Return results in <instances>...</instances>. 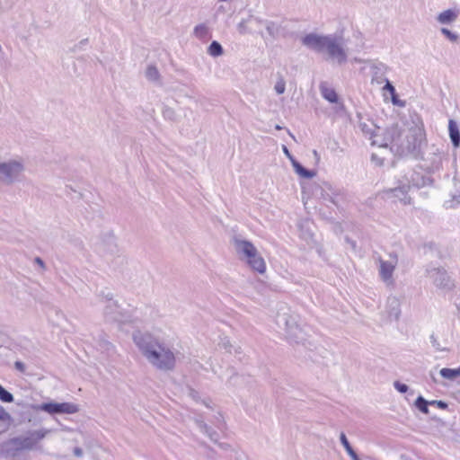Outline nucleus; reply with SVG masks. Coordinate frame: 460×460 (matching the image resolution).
<instances>
[{"instance_id":"f257e3e1","label":"nucleus","mask_w":460,"mask_h":460,"mask_svg":"<svg viewBox=\"0 0 460 460\" xmlns=\"http://www.w3.org/2000/svg\"><path fill=\"white\" fill-rule=\"evenodd\" d=\"M133 340L142 355L156 369L172 371L176 365L174 349L164 341L148 332H137Z\"/></svg>"},{"instance_id":"f03ea898","label":"nucleus","mask_w":460,"mask_h":460,"mask_svg":"<svg viewBox=\"0 0 460 460\" xmlns=\"http://www.w3.org/2000/svg\"><path fill=\"white\" fill-rule=\"evenodd\" d=\"M301 42L307 49L326 55L328 60L339 65L345 64L348 60V48L341 35L311 32L305 35Z\"/></svg>"},{"instance_id":"7ed1b4c3","label":"nucleus","mask_w":460,"mask_h":460,"mask_svg":"<svg viewBox=\"0 0 460 460\" xmlns=\"http://www.w3.org/2000/svg\"><path fill=\"white\" fill-rule=\"evenodd\" d=\"M24 171L21 159L0 160V186H12L21 181Z\"/></svg>"},{"instance_id":"20e7f679","label":"nucleus","mask_w":460,"mask_h":460,"mask_svg":"<svg viewBox=\"0 0 460 460\" xmlns=\"http://www.w3.org/2000/svg\"><path fill=\"white\" fill-rule=\"evenodd\" d=\"M234 246L238 254L242 255L249 266L255 271L262 274L266 270L264 259L259 254L256 247L246 240H234Z\"/></svg>"},{"instance_id":"39448f33","label":"nucleus","mask_w":460,"mask_h":460,"mask_svg":"<svg viewBox=\"0 0 460 460\" xmlns=\"http://www.w3.org/2000/svg\"><path fill=\"white\" fill-rule=\"evenodd\" d=\"M402 137H400L398 141L397 153L401 155L410 154H416L419 150L421 141L422 133L418 128H409L406 131H402Z\"/></svg>"},{"instance_id":"423d86ee","label":"nucleus","mask_w":460,"mask_h":460,"mask_svg":"<svg viewBox=\"0 0 460 460\" xmlns=\"http://www.w3.org/2000/svg\"><path fill=\"white\" fill-rule=\"evenodd\" d=\"M32 408L49 414H74L79 411L78 405L73 402H43L33 405Z\"/></svg>"},{"instance_id":"0eeeda50","label":"nucleus","mask_w":460,"mask_h":460,"mask_svg":"<svg viewBox=\"0 0 460 460\" xmlns=\"http://www.w3.org/2000/svg\"><path fill=\"white\" fill-rule=\"evenodd\" d=\"M426 273L433 281V284L438 288L451 290L455 287L454 281L442 267L429 265L426 270Z\"/></svg>"},{"instance_id":"6e6552de","label":"nucleus","mask_w":460,"mask_h":460,"mask_svg":"<svg viewBox=\"0 0 460 460\" xmlns=\"http://www.w3.org/2000/svg\"><path fill=\"white\" fill-rule=\"evenodd\" d=\"M400 137H402V130L398 125H393L385 131L382 141H378L377 133H376L371 145L377 146L378 147H390L391 150L395 148L397 151Z\"/></svg>"},{"instance_id":"1a4fd4ad","label":"nucleus","mask_w":460,"mask_h":460,"mask_svg":"<svg viewBox=\"0 0 460 460\" xmlns=\"http://www.w3.org/2000/svg\"><path fill=\"white\" fill-rule=\"evenodd\" d=\"M379 268L378 272L381 279L387 285L394 283L393 274L398 264V256L396 253H389L388 260L378 258Z\"/></svg>"},{"instance_id":"9d476101","label":"nucleus","mask_w":460,"mask_h":460,"mask_svg":"<svg viewBox=\"0 0 460 460\" xmlns=\"http://www.w3.org/2000/svg\"><path fill=\"white\" fill-rule=\"evenodd\" d=\"M316 194L324 201H329L336 207L339 206L340 202L343 199L341 190L329 182H323L319 187V190H316Z\"/></svg>"},{"instance_id":"9b49d317","label":"nucleus","mask_w":460,"mask_h":460,"mask_svg":"<svg viewBox=\"0 0 460 460\" xmlns=\"http://www.w3.org/2000/svg\"><path fill=\"white\" fill-rule=\"evenodd\" d=\"M94 249L101 256L114 255L118 252L116 238L113 234H107L94 243Z\"/></svg>"},{"instance_id":"f8f14e48","label":"nucleus","mask_w":460,"mask_h":460,"mask_svg":"<svg viewBox=\"0 0 460 460\" xmlns=\"http://www.w3.org/2000/svg\"><path fill=\"white\" fill-rule=\"evenodd\" d=\"M286 332L288 337L296 343L305 341V332L294 317L285 318Z\"/></svg>"},{"instance_id":"ddd939ff","label":"nucleus","mask_w":460,"mask_h":460,"mask_svg":"<svg viewBox=\"0 0 460 460\" xmlns=\"http://www.w3.org/2000/svg\"><path fill=\"white\" fill-rule=\"evenodd\" d=\"M101 302L104 305V314L105 316L112 321L119 320V306L115 300H113L112 296L108 294L106 296H102L101 298Z\"/></svg>"},{"instance_id":"4468645a","label":"nucleus","mask_w":460,"mask_h":460,"mask_svg":"<svg viewBox=\"0 0 460 460\" xmlns=\"http://www.w3.org/2000/svg\"><path fill=\"white\" fill-rule=\"evenodd\" d=\"M8 445L11 446L12 448L15 451L30 450L34 447L35 439L33 437H30L28 434L27 436H21L11 438L8 441Z\"/></svg>"},{"instance_id":"2eb2a0df","label":"nucleus","mask_w":460,"mask_h":460,"mask_svg":"<svg viewBox=\"0 0 460 460\" xmlns=\"http://www.w3.org/2000/svg\"><path fill=\"white\" fill-rule=\"evenodd\" d=\"M385 311L388 318L397 321L401 315V302L398 297L394 296H388L386 300Z\"/></svg>"},{"instance_id":"dca6fc26","label":"nucleus","mask_w":460,"mask_h":460,"mask_svg":"<svg viewBox=\"0 0 460 460\" xmlns=\"http://www.w3.org/2000/svg\"><path fill=\"white\" fill-rule=\"evenodd\" d=\"M358 128L365 136H368L373 140L376 131H379L380 128L376 127L374 122L370 119L363 120L360 114H358Z\"/></svg>"},{"instance_id":"f3484780","label":"nucleus","mask_w":460,"mask_h":460,"mask_svg":"<svg viewBox=\"0 0 460 460\" xmlns=\"http://www.w3.org/2000/svg\"><path fill=\"white\" fill-rule=\"evenodd\" d=\"M194 421L198 428L199 429V430L206 436H208L211 441H213L216 444L218 443L219 436L216 430H214L203 420L199 418H195Z\"/></svg>"},{"instance_id":"a211bd4d","label":"nucleus","mask_w":460,"mask_h":460,"mask_svg":"<svg viewBox=\"0 0 460 460\" xmlns=\"http://www.w3.org/2000/svg\"><path fill=\"white\" fill-rule=\"evenodd\" d=\"M410 189V185H402L398 188L390 189L389 192L393 194L394 197L397 198L403 204L411 203V197L408 196V191Z\"/></svg>"},{"instance_id":"6ab92c4d","label":"nucleus","mask_w":460,"mask_h":460,"mask_svg":"<svg viewBox=\"0 0 460 460\" xmlns=\"http://www.w3.org/2000/svg\"><path fill=\"white\" fill-rule=\"evenodd\" d=\"M319 89L323 98H324L325 100L332 103L338 102L339 98L335 90L333 88L329 87L326 82H322L319 85Z\"/></svg>"},{"instance_id":"aec40b11","label":"nucleus","mask_w":460,"mask_h":460,"mask_svg":"<svg viewBox=\"0 0 460 460\" xmlns=\"http://www.w3.org/2000/svg\"><path fill=\"white\" fill-rule=\"evenodd\" d=\"M457 16L458 11L454 9H447L438 15L437 21L441 24H449L455 22L457 19Z\"/></svg>"},{"instance_id":"412c9836","label":"nucleus","mask_w":460,"mask_h":460,"mask_svg":"<svg viewBox=\"0 0 460 460\" xmlns=\"http://www.w3.org/2000/svg\"><path fill=\"white\" fill-rule=\"evenodd\" d=\"M448 131L452 145L454 147H458L460 146V132L454 119H449L448 121Z\"/></svg>"},{"instance_id":"4be33fe9","label":"nucleus","mask_w":460,"mask_h":460,"mask_svg":"<svg viewBox=\"0 0 460 460\" xmlns=\"http://www.w3.org/2000/svg\"><path fill=\"white\" fill-rule=\"evenodd\" d=\"M292 166L295 172L302 178L311 179L316 175V172L312 170H308L305 168L296 159H292Z\"/></svg>"},{"instance_id":"5701e85b","label":"nucleus","mask_w":460,"mask_h":460,"mask_svg":"<svg viewBox=\"0 0 460 460\" xmlns=\"http://www.w3.org/2000/svg\"><path fill=\"white\" fill-rule=\"evenodd\" d=\"M409 182L416 188H421L431 184L432 181L429 177L422 176L414 172L411 173Z\"/></svg>"},{"instance_id":"b1692460","label":"nucleus","mask_w":460,"mask_h":460,"mask_svg":"<svg viewBox=\"0 0 460 460\" xmlns=\"http://www.w3.org/2000/svg\"><path fill=\"white\" fill-rule=\"evenodd\" d=\"M371 68L373 71V75H375L374 78H376V80H377L378 83H381L382 81H384L385 79L383 77V75L386 74L388 67L385 64H383V63L375 64L372 66Z\"/></svg>"},{"instance_id":"393cba45","label":"nucleus","mask_w":460,"mask_h":460,"mask_svg":"<svg viewBox=\"0 0 460 460\" xmlns=\"http://www.w3.org/2000/svg\"><path fill=\"white\" fill-rule=\"evenodd\" d=\"M251 19L249 17L245 19H242V21L237 24V31L240 34H252L254 32V28L252 26L250 22Z\"/></svg>"},{"instance_id":"a878e982","label":"nucleus","mask_w":460,"mask_h":460,"mask_svg":"<svg viewBox=\"0 0 460 460\" xmlns=\"http://www.w3.org/2000/svg\"><path fill=\"white\" fill-rule=\"evenodd\" d=\"M264 26L266 28V31L272 39H276L280 31V26L274 21L266 20L264 22Z\"/></svg>"},{"instance_id":"bb28decb","label":"nucleus","mask_w":460,"mask_h":460,"mask_svg":"<svg viewBox=\"0 0 460 460\" xmlns=\"http://www.w3.org/2000/svg\"><path fill=\"white\" fill-rule=\"evenodd\" d=\"M340 440H341V443L342 444V446L344 447L346 452L348 453V455L350 456V458L352 460L359 459L358 456L357 455V453L354 451V449L350 446L346 435L343 432H341L340 435Z\"/></svg>"},{"instance_id":"cd10ccee","label":"nucleus","mask_w":460,"mask_h":460,"mask_svg":"<svg viewBox=\"0 0 460 460\" xmlns=\"http://www.w3.org/2000/svg\"><path fill=\"white\" fill-rule=\"evenodd\" d=\"M439 374L443 378L453 381L460 376V367L457 368L444 367L439 371Z\"/></svg>"},{"instance_id":"c85d7f7f","label":"nucleus","mask_w":460,"mask_h":460,"mask_svg":"<svg viewBox=\"0 0 460 460\" xmlns=\"http://www.w3.org/2000/svg\"><path fill=\"white\" fill-rule=\"evenodd\" d=\"M224 49L222 45L217 41L213 40L208 48V54L213 58H217L223 55Z\"/></svg>"},{"instance_id":"c756f323","label":"nucleus","mask_w":460,"mask_h":460,"mask_svg":"<svg viewBox=\"0 0 460 460\" xmlns=\"http://www.w3.org/2000/svg\"><path fill=\"white\" fill-rule=\"evenodd\" d=\"M193 34L199 40H206L208 37V27L204 23L198 24L193 30Z\"/></svg>"},{"instance_id":"7c9ffc66","label":"nucleus","mask_w":460,"mask_h":460,"mask_svg":"<svg viewBox=\"0 0 460 460\" xmlns=\"http://www.w3.org/2000/svg\"><path fill=\"white\" fill-rule=\"evenodd\" d=\"M146 77L151 82H158L160 78V73L155 66L149 65L146 69Z\"/></svg>"},{"instance_id":"2f4dec72","label":"nucleus","mask_w":460,"mask_h":460,"mask_svg":"<svg viewBox=\"0 0 460 460\" xmlns=\"http://www.w3.org/2000/svg\"><path fill=\"white\" fill-rule=\"evenodd\" d=\"M415 406L425 414L429 413V405H430L429 402L424 399L422 396H419L415 401Z\"/></svg>"},{"instance_id":"473e14b6","label":"nucleus","mask_w":460,"mask_h":460,"mask_svg":"<svg viewBox=\"0 0 460 460\" xmlns=\"http://www.w3.org/2000/svg\"><path fill=\"white\" fill-rule=\"evenodd\" d=\"M0 400L4 402H12L13 401V394L10 392H8L6 389H4L1 385H0Z\"/></svg>"},{"instance_id":"72a5a7b5","label":"nucleus","mask_w":460,"mask_h":460,"mask_svg":"<svg viewBox=\"0 0 460 460\" xmlns=\"http://www.w3.org/2000/svg\"><path fill=\"white\" fill-rule=\"evenodd\" d=\"M48 432H49L48 430L42 429H39V430L31 431L29 433V435H30V437H33V438L35 439V445H36L38 441L41 440L42 438H44L46 437Z\"/></svg>"},{"instance_id":"f704fd0d","label":"nucleus","mask_w":460,"mask_h":460,"mask_svg":"<svg viewBox=\"0 0 460 460\" xmlns=\"http://www.w3.org/2000/svg\"><path fill=\"white\" fill-rule=\"evenodd\" d=\"M248 17H249V19H251L250 22H251L252 26L254 28V31H256V29L258 27L264 25V22L266 21L261 17H258V16H255L252 14H250Z\"/></svg>"},{"instance_id":"c9c22d12","label":"nucleus","mask_w":460,"mask_h":460,"mask_svg":"<svg viewBox=\"0 0 460 460\" xmlns=\"http://www.w3.org/2000/svg\"><path fill=\"white\" fill-rule=\"evenodd\" d=\"M385 84L384 86V90L388 91L392 94V96H393V98H392L393 103H394V104L398 103L396 96H395V88H394V86L390 83V81L388 79H385Z\"/></svg>"},{"instance_id":"e433bc0d","label":"nucleus","mask_w":460,"mask_h":460,"mask_svg":"<svg viewBox=\"0 0 460 460\" xmlns=\"http://www.w3.org/2000/svg\"><path fill=\"white\" fill-rule=\"evenodd\" d=\"M163 116L166 119L174 120L175 117H176V114H175V111H174V110L172 108L165 106L163 109Z\"/></svg>"},{"instance_id":"4c0bfd02","label":"nucleus","mask_w":460,"mask_h":460,"mask_svg":"<svg viewBox=\"0 0 460 460\" xmlns=\"http://www.w3.org/2000/svg\"><path fill=\"white\" fill-rule=\"evenodd\" d=\"M460 204V196H453L452 199L444 203L446 208H455Z\"/></svg>"},{"instance_id":"58836bf2","label":"nucleus","mask_w":460,"mask_h":460,"mask_svg":"<svg viewBox=\"0 0 460 460\" xmlns=\"http://www.w3.org/2000/svg\"><path fill=\"white\" fill-rule=\"evenodd\" d=\"M441 33L445 35L452 42H456L459 39L458 34L452 32L450 30L447 28H442Z\"/></svg>"},{"instance_id":"ea45409f","label":"nucleus","mask_w":460,"mask_h":460,"mask_svg":"<svg viewBox=\"0 0 460 460\" xmlns=\"http://www.w3.org/2000/svg\"><path fill=\"white\" fill-rule=\"evenodd\" d=\"M274 89L278 94H282L286 90V82L283 78H279L275 86Z\"/></svg>"},{"instance_id":"a19ab883","label":"nucleus","mask_w":460,"mask_h":460,"mask_svg":"<svg viewBox=\"0 0 460 460\" xmlns=\"http://www.w3.org/2000/svg\"><path fill=\"white\" fill-rule=\"evenodd\" d=\"M215 425L220 430L225 429L226 423L220 412H218L217 415L215 416Z\"/></svg>"},{"instance_id":"79ce46f5","label":"nucleus","mask_w":460,"mask_h":460,"mask_svg":"<svg viewBox=\"0 0 460 460\" xmlns=\"http://www.w3.org/2000/svg\"><path fill=\"white\" fill-rule=\"evenodd\" d=\"M394 387L401 394H404L408 391L409 387L407 385L402 384L399 381L394 383Z\"/></svg>"},{"instance_id":"37998d69","label":"nucleus","mask_w":460,"mask_h":460,"mask_svg":"<svg viewBox=\"0 0 460 460\" xmlns=\"http://www.w3.org/2000/svg\"><path fill=\"white\" fill-rule=\"evenodd\" d=\"M11 419V415L0 405V420L9 421Z\"/></svg>"},{"instance_id":"c03bdc74","label":"nucleus","mask_w":460,"mask_h":460,"mask_svg":"<svg viewBox=\"0 0 460 460\" xmlns=\"http://www.w3.org/2000/svg\"><path fill=\"white\" fill-rule=\"evenodd\" d=\"M430 405H436L437 407H438L439 409H442V410H445L447 408V403L444 401H430L429 402Z\"/></svg>"},{"instance_id":"a18cd8bd","label":"nucleus","mask_w":460,"mask_h":460,"mask_svg":"<svg viewBox=\"0 0 460 460\" xmlns=\"http://www.w3.org/2000/svg\"><path fill=\"white\" fill-rule=\"evenodd\" d=\"M219 345L224 348L225 349H226L228 352L231 353V348H232V344L230 343V341L227 340L226 338L225 339H222L221 342L219 343Z\"/></svg>"},{"instance_id":"49530a36","label":"nucleus","mask_w":460,"mask_h":460,"mask_svg":"<svg viewBox=\"0 0 460 460\" xmlns=\"http://www.w3.org/2000/svg\"><path fill=\"white\" fill-rule=\"evenodd\" d=\"M34 263L37 264L42 270H46V265L43 260L40 257L34 258Z\"/></svg>"},{"instance_id":"de8ad7c7","label":"nucleus","mask_w":460,"mask_h":460,"mask_svg":"<svg viewBox=\"0 0 460 460\" xmlns=\"http://www.w3.org/2000/svg\"><path fill=\"white\" fill-rule=\"evenodd\" d=\"M189 395L196 402L199 400V393L193 389L190 390Z\"/></svg>"},{"instance_id":"09e8293b","label":"nucleus","mask_w":460,"mask_h":460,"mask_svg":"<svg viewBox=\"0 0 460 460\" xmlns=\"http://www.w3.org/2000/svg\"><path fill=\"white\" fill-rule=\"evenodd\" d=\"M371 160L376 163L377 165L383 164V160L379 158L376 154H372Z\"/></svg>"},{"instance_id":"8fccbe9b","label":"nucleus","mask_w":460,"mask_h":460,"mask_svg":"<svg viewBox=\"0 0 460 460\" xmlns=\"http://www.w3.org/2000/svg\"><path fill=\"white\" fill-rule=\"evenodd\" d=\"M14 366H15L16 369H18V370H20L22 372H23L24 369H25L24 364L22 362H21V361H16Z\"/></svg>"},{"instance_id":"3c124183","label":"nucleus","mask_w":460,"mask_h":460,"mask_svg":"<svg viewBox=\"0 0 460 460\" xmlns=\"http://www.w3.org/2000/svg\"><path fill=\"white\" fill-rule=\"evenodd\" d=\"M73 453L77 457L83 456V450L80 447H75Z\"/></svg>"},{"instance_id":"603ef678","label":"nucleus","mask_w":460,"mask_h":460,"mask_svg":"<svg viewBox=\"0 0 460 460\" xmlns=\"http://www.w3.org/2000/svg\"><path fill=\"white\" fill-rule=\"evenodd\" d=\"M283 152L284 154L290 159V161L292 162V159H295L292 155L290 154L289 150L288 149L287 146H283Z\"/></svg>"},{"instance_id":"864d4df0","label":"nucleus","mask_w":460,"mask_h":460,"mask_svg":"<svg viewBox=\"0 0 460 460\" xmlns=\"http://www.w3.org/2000/svg\"><path fill=\"white\" fill-rule=\"evenodd\" d=\"M313 154H314V156L317 160H319V159H320L319 154L317 153V151H316V150H314V151H313Z\"/></svg>"},{"instance_id":"5fc2aeb1","label":"nucleus","mask_w":460,"mask_h":460,"mask_svg":"<svg viewBox=\"0 0 460 460\" xmlns=\"http://www.w3.org/2000/svg\"><path fill=\"white\" fill-rule=\"evenodd\" d=\"M203 404L208 407V408H211L210 404L208 403V402L207 401H202Z\"/></svg>"},{"instance_id":"6e6d98bb","label":"nucleus","mask_w":460,"mask_h":460,"mask_svg":"<svg viewBox=\"0 0 460 460\" xmlns=\"http://www.w3.org/2000/svg\"><path fill=\"white\" fill-rule=\"evenodd\" d=\"M456 400L458 401V402H460V392H458L456 394Z\"/></svg>"},{"instance_id":"4d7b16f0","label":"nucleus","mask_w":460,"mask_h":460,"mask_svg":"<svg viewBox=\"0 0 460 460\" xmlns=\"http://www.w3.org/2000/svg\"><path fill=\"white\" fill-rule=\"evenodd\" d=\"M377 139H378V141H382V140H383V137H381V136H379V135L377 134Z\"/></svg>"},{"instance_id":"13d9d810","label":"nucleus","mask_w":460,"mask_h":460,"mask_svg":"<svg viewBox=\"0 0 460 460\" xmlns=\"http://www.w3.org/2000/svg\"><path fill=\"white\" fill-rule=\"evenodd\" d=\"M219 447H223V448H226V447L223 444H219Z\"/></svg>"},{"instance_id":"bf43d9fd","label":"nucleus","mask_w":460,"mask_h":460,"mask_svg":"<svg viewBox=\"0 0 460 460\" xmlns=\"http://www.w3.org/2000/svg\"><path fill=\"white\" fill-rule=\"evenodd\" d=\"M86 41H87V40H81V42H80V43H81V44H83V43H84V42H86Z\"/></svg>"},{"instance_id":"052dcab7","label":"nucleus","mask_w":460,"mask_h":460,"mask_svg":"<svg viewBox=\"0 0 460 460\" xmlns=\"http://www.w3.org/2000/svg\"><path fill=\"white\" fill-rule=\"evenodd\" d=\"M234 378H235V376L230 377V381L234 380Z\"/></svg>"},{"instance_id":"680f3d73","label":"nucleus","mask_w":460,"mask_h":460,"mask_svg":"<svg viewBox=\"0 0 460 460\" xmlns=\"http://www.w3.org/2000/svg\"><path fill=\"white\" fill-rule=\"evenodd\" d=\"M358 460H360V459H358Z\"/></svg>"},{"instance_id":"e2e57ef3","label":"nucleus","mask_w":460,"mask_h":460,"mask_svg":"<svg viewBox=\"0 0 460 460\" xmlns=\"http://www.w3.org/2000/svg\"><path fill=\"white\" fill-rule=\"evenodd\" d=\"M358 460H360V459H358Z\"/></svg>"}]
</instances>
